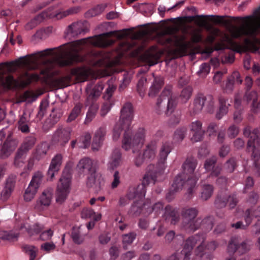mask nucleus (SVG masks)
I'll return each mask as SVG.
<instances>
[{"instance_id": "c756f323", "label": "nucleus", "mask_w": 260, "mask_h": 260, "mask_svg": "<svg viewBox=\"0 0 260 260\" xmlns=\"http://www.w3.org/2000/svg\"><path fill=\"white\" fill-rule=\"evenodd\" d=\"M27 152L28 151L22 147L21 146H19L15 153L14 165L15 167L19 168L22 166L24 163L23 161V159L24 158Z\"/></svg>"}, {"instance_id": "774afa93", "label": "nucleus", "mask_w": 260, "mask_h": 260, "mask_svg": "<svg viewBox=\"0 0 260 260\" xmlns=\"http://www.w3.org/2000/svg\"><path fill=\"white\" fill-rule=\"evenodd\" d=\"M193 133L192 136L191 138V141L192 143H196L202 141L203 140L204 135L205 134L204 131L192 132Z\"/></svg>"}, {"instance_id": "2f4dec72", "label": "nucleus", "mask_w": 260, "mask_h": 260, "mask_svg": "<svg viewBox=\"0 0 260 260\" xmlns=\"http://www.w3.org/2000/svg\"><path fill=\"white\" fill-rule=\"evenodd\" d=\"M95 61L93 64L96 66H105L108 63L109 55L103 53L102 52H96L94 53Z\"/></svg>"}, {"instance_id": "e2e57ef3", "label": "nucleus", "mask_w": 260, "mask_h": 260, "mask_svg": "<svg viewBox=\"0 0 260 260\" xmlns=\"http://www.w3.org/2000/svg\"><path fill=\"white\" fill-rule=\"evenodd\" d=\"M228 203L230 209H234L238 204L239 200L236 192L228 194Z\"/></svg>"}, {"instance_id": "b1692460", "label": "nucleus", "mask_w": 260, "mask_h": 260, "mask_svg": "<svg viewBox=\"0 0 260 260\" xmlns=\"http://www.w3.org/2000/svg\"><path fill=\"white\" fill-rule=\"evenodd\" d=\"M104 88V85L102 82L98 83L93 86L92 84H88L86 88L87 95V100H93L99 98Z\"/></svg>"}, {"instance_id": "4468645a", "label": "nucleus", "mask_w": 260, "mask_h": 260, "mask_svg": "<svg viewBox=\"0 0 260 260\" xmlns=\"http://www.w3.org/2000/svg\"><path fill=\"white\" fill-rule=\"evenodd\" d=\"M43 178V175L41 172H37L34 174L24 194V199L25 201L29 202L34 199L42 182Z\"/></svg>"}, {"instance_id": "58836bf2", "label": "nucleus", "mask_w": 260, "mask_h": 260, "mask_svg": "<svg viewBox=\"0 0 260 260\" xmlns=\"http://www.w3.org/2000/svg\"><path fill=\"white\" fill-rule=\"evenodd\" d=\"M214 187L211 184H204L202 186L201 198L204 201L209 199L212 195Z\"/></svg>"}, {"instance_id": "4be33fe9", "label": "nucleus", "mask_w": 260, "mask_h": 260, "mask_svg": "<svg viewBox=\"0 0 260 260\" xmlns=\"http://www.w3.org/2000/svg\"><path fill=\"white\" fill-rule=\"evenodd\" d=\"M87 185L95 192H98L102 188L104 184V180L97 173H94L89 175L87 179Z\"/></svg>"}, {"instance_id": "5701e85b", "label": "nucleus", "mask_w": 260, "mask_h": 260, "mask_svg": "<svg viewBox=\"0 0 260 260\" xmlns=\"http://www.w3.org/2000/svg\"><path fill=\"white\" fill-rule=\"evenodd\" d=\"M62 160V156L60 154H56L52 159L50 165L47 176L52 179L56 173L59 171Z\"/></svg>"}, {"instance_id": "c9c22d12", "label": "nucleus", "mask_w": 260, "mask_h": 260, "mask_svg": "<svg viewBox=\"0 0 260 260\" xmlns=\"http://www.w3.org/2000/svg\"><path fill=\"white\" fill-rule=\"evenodd\" d=\"M99 106L96 103H92L90 106L89 110L87 113L86 116L84 121V124H89L95 117Z\"/></svg>"}, {"instance_id": "7c9ffc66", "label": "nucleus", "mask_w": 260, "mask_h": 260, "mask_svg": "<svg viewBox=\"0 0 260 260\" xmlns=\"http://www.w3.org/2000/svg\"><path fill=\"white\" fill-rule=\"evenodd\" d=\"M106 134V131L104 128L100 127L96 131L93 139V143L92 145V149L98 150L97 148L94 147V145L97 147H99L104 140Z\"/></svg>"}, {"instance_id": "8fccbe9b", "label": "nucleus", "mask_w": 260, "mask_h": 260, "mask_svg": "<svg viewBox=\"0 0 260 260\" xmlns=\"http://www.w3.org/2000/svg\"><path fill=\"white\" fill-rule=\"evenodd\" d=\"M213 221L214 217L212 216H207L202 220L200 219L201 228L202 226L203 228L206 230H211L213 226Z\"/></svg>"}, {"instance_id": "09e8293b", "label": "nucleus", "mask_w": 260, "mask_h": 260, "mask_svg": "<svg viewBox=\"0 0 260 260\" xmlns=\"http://www.w3.org/2000/svg\"><path fill=\"white\" fill-rule=\"evenodd\" d=\"M259 199V196L258 192L253 190L249 193L246 202L250 206H254L258 203Z\"/></svg>"}, {"instance_id": "412c9836", "label": "nucleus", "mask_w": 260, "mask_h": 260, "mask_svg": "<svg viewBox=\"0 0 260 260\" xmlns=\"http://www.w3.org/2000/svg\"><path fill=\"white\" fill-rule=\"evenodd\" d=\"M83 60V57L76 50L74 52L68 53L64 56L61 55L59 60V63L61 66H67L72 65L75 62H81Z\"/></svg>"}, {"instance_id": "680f3d73", "label": "nucleus", "mask_w": 260, "mask_h": 260, "mask_svg": "<svg viewBox=\"0 0 260 260\" xmlns=\"http://www.w3.org/2000/svg\"><path fill=\"white\" fill-rule=\"evenodd\" d=\"M237 167V161L235 158L231 157L226 162L225 169L229 173H233Z\"/></svg>"}, {"instance_id": "de8ad7c7", "label": "nucleus", "mask_w": 260, "mask_h": 260, "mask_svg": "<svg viewBox=\"0 0 260 260\" xmlns=\"http://www.w3.org/2000/svg\"><path fill=\"white\" fill-rule=\"evenodd\" d=\"M136 237V234L134 232L129 233L122 236L123 248L126 250L127 245L131 244Z\"/></svg>"}, {"instance_id": "dca6fc26", "label": "nucleus", "mask_w": 260, "mask_h": 260, "mask_svg": "<svg viewBox=\"0 0 260 260\" xmlns=\"http://www.w3.org/2000/svg\"><path fill=\"white\" fill-rule=\"evenodd\" d=\"M97 163L89 157H84L78 162L76 169L80 174H87L88 176L97 172Z\"/></svg>"}, {"instance_id": "4d7b16f0", "label": "nucleus", "mask_w": 260, "mask_h": 260, "mask_svg": "<svg viewBox=\"0 0 260 260\" xmlns=\"http://www.w3.org/2000/svg\"><path fill=\"white\" fill-rule=\"evenodd\" d=\"M108 87L107 88L104 98L108 101L112 96L113 93L116 88V86L113 84V80L111 79L108 81Z\"/></svg>"}, {"instance_id": "e433bc0d", "label": "nucleus", "mask_w": 260, "mask_h": 260, "mask_svg": "<svg viewBox=\"0 0 260 260\" xmlns=\"http://www.w3.org/2000/svg\"><path fill=\"white\" fill-rule=\"evenodd\" d=\"M21 64H25V61L16 60L10 62H4L0 64V71H2L4 67L7 68L9 72H14L17 68L20 66Z\"/></svg>"}, {"instance_id": "864d4df0", "label": "nucleus", "mask_w": 260, "mask_h": 260, "mask_svg": "<svg viewBox=\"0 0 260 260\" xmlns=\"http://www.w3.org/2000/svg\"><path fill=\"white\" fill-rule=\"evenodd\" d=\"M192 92V88L190 86H187L182 90L180 98L183 103H186L190 98Z\"/></svg>"}, {"instance_id": "6ab92c4d", "label": "nucleus", "mask_w": 260, "mask_h": 260, "mask_svg": "<svg viewBox=\"0 0 260 260\" xmlns=\"http://www.w3.org/2000/svg\"><path fill=\"white\" fill-rule=\"evenodd\" d=\"M187 179L185 175H183L182 173L180 175H177L174 181L172 184V190L170 191L166 195V199L168 201H171L172 199L171 196L173 195L175 192H177L180 189H182L183 186L187 187L188 193L189 194H191L193 193V190L192 192L190 193L188 191V188L190 186V185L186 184Z\"/></svg>"}, {"instance_id": "052dcab7", "label": "nucleus", "mask_w": 260, "mask_h": 260, "mask_svg": "<svg viewBox=\"0 0 260 260\" xmlns=\"http://www.w3.org/2000/svg\"><path fill=\"white\" fill-rule=\"evenodd\" d=\"M243 99L247 103H249L250 101H252V102H255L257 99V93L254 90L251 91L249 90H246Z\"/></svg>"}, {"instance_id": "3c124183", "label": "nucleus", "mask_w": 260, "mask_h": 260, "mask_svg": "<svg viewBox=\"0 0 260 260\" xmlns=\"http://www.w3.org/2000/svg\"><path fill=\"white\" fill-rule=\"evenodd\" d=\"M80 10L81 8L79 6L71 7L65 11L57 14L56 16L58 18H62L70 15L77 14Z\"/></svg>"}, {"instance_id": "a878e982", "label": "nucleus", "mask_w": 260, "mask_h": 260, "mask_svg": "<svg viewBox=\"0 0 260 260\" xmlns=\"http://www.w3.org/2000/svg\"><path fill=\"white\" fill-rule=\"evenodd\" d=\"M164 79L160 76L154 77V81L150 87L148 95L149 97L154 98L158 93L164 86Z\"/></svg>"}, {"instance_id": "0eeeda50", "label": "nucleus", "mask_w": 260, "mask_h": 260, "mask_svg": "<svg viewBox=\"0 0 260 260\" xmlns=\"http://www.w3.org/2000/svg\"><path fill=\"white\" fill-rule=\"evenodd\" d=\"M154 169L155 167L153 165H150L148 166L147 172L143 178L142 184L137 186L133 192V195L131 194V192L127 194V198L129 199L137 198L142 199L145 196L146 192V186L150 183L151 181H152L154 183L156 180L158 172Z\"/></svg>"}, {"instance_id": "c03bdc74", "label": "nucleus", "mask_w": 260, "mask_h": 260, "mask_svg": "<svg viewBox=\"0 0 260 260\" xmlns=\"http://www.w3.org/2000/svg\"><path fill=\"white\" fill-rule=\"evenodd\" d=\"M23 228H26V231L30 236H31L34 234H38L40 233L44 229V227L43 225H41L39 223H35L27 228H26L24 225L21 226V229Z\"/></svg>"}, {"instance_id": "6e6552de", "label": "nucleus", "mask_w": 260, "mask_h": 260, "mask_svg": "<svg viewBox=\"0 0 260 260\" xmlns=\"http://www.w3.org/2000/svg\"><path fill=\"white\" fill-rule=\"evenodd\" d=\"M207 102V112L212 113L214 107V98L212 95H205L202 93H198L194 97L192 105L190 108V114L194 115L200 113L203 107L204 102Z\"/></svg>"}, {"instance_id": "1a4fd4ad", "label": "nucleus", "mask_w": 260, "mask_h": 260, "mask_svg": "<svg viewBox=\"0 0 260 260\" xmlns=\"http://www.w3.org/2000/svg\"><path fill=\"white\" fill-rule=\"evenodd\" d=\"M39 79V76L38 74L30 75L27 72L25 73L19 80L14 79L11 75H9L6 78H1L2 84L9 89L12 87L24 88L31 83L32 80L37 81Z\"/></svg>"}, {"instance_id": "13d9d810", "label": "nucleus", "mask_w": 260, "mask_h": 260, "mask_svg": "<svg viewBox=\"0 0 260 260\" xmlns=\"http://www.w3.org/2000/svg\"><path fill=\"white\" fill-rule=\"evenodd\" d=\"M217 161V158L215 156H212L210 158L207 159L204 163V168L207 171H210L213 167H215Z\"/></svg>"}, {"instance_id": "473e14b6", "label": "nucleus", "mask_w": 260, "mask_h": 260, "mask_svg": "<svg viewBox=\"0 0 260 260\" xmlns=\"http://www.w3.org/2000/svg\"><path fill=\"white\" fill-rule=\"evenodd\" d=\"M156 150V143L151 142L147 145L143 152V156L149 159H153L155 157Z\"/></svg>"}, {"instance_id": "f704fd0d", "label": "nucleus", "mask_w": 260, "mask_h": 260, "mask_svg": "<svg viewBox=\"0 0 260 260\" xmlns=\"http://www.w3.org/2000/svg\"><path fill=\"white\" fill-rule=\"evenodd\" d=\"M172 148L169 143H165L161 146L159 153V162L162 164H165L167 156L171 151Z\"/></svg>"}, {"instance_id": "ea45409f", "label": "nucleus", "mask_w": 260, "mask_h": 260, "mask_svg": "<svg viewBox=\"0 0 260 260\" xmlns=\"http://www.w3.org/2000/svg\"><path fill=\"white\" fill-rule=\"evenodd\" d=\"M49 150V146L46 143H43L37 146L35 153V158L39 160L43 157Z\"/></svg>"}, {"instance_id": "2eb2a0df", "label": "nucleus", "mask_w": 260, "mask_h": 260, "mask_svg": "<svg viewBox=\"0 0 260 260\" xmlns=\"http://www.w3.org/2000/svg\"><path fill=\"white\" fill-rule=\"evenodd\" d=\"M72 132L71 127L59 126L52 135V143L61 147L64 146L71 139Z\"/></svg>"}, {"instance_id": "bf43d9fd", "label": "nucleus", "mask_w": 260, "mask_h": 260, "mask_svg": "<svg viewBox=\"0 0 260 260\" xmlns=\"http://www.w3.org/2000/svg\"><path fill=\"white\" fill-rule=\"evenodd\" d=\"M239 133V127L234 124L231 125L227 129L228 136L231 139H234L236 137Z\"/></svg>"}, {"instance_id": "393cba45", "label": "nucleus", "mask_w": 260, "mask_h": 260, "mask_svg": "<svg viewBox=\"0 0 260 260\" xmlns=\"http://www.w3.org/2000/svg\"><path fill=\"white\" fill-rule=\"evenodd\" d=\"M164 217L173 225L178 223L180 218L178 210L170 205L165 207Z\"/></svg>"}, {"instance_id": "f03ea898", "label": "nucleus", "mask_w": 260, "mask_h": 260, "mask_svg": "<svg viewBox=\"0 0 260 260\" xmlns=\"http://www.w3.org/2000/svg\"><path fill=\"white\" fill-rule=\"evenodd\" d=\"M199 210L195 207H185L181 211L180 228L187 233H194L201 228Z\"/></svg>"}, {"instance_id": "cd10ccee", "label": "nucleus", "mask_w": 260, "mask_h": 260, "mask_svg": "<svg viewBox=\"0 0 260 260\" xmlns=\"http://www.w3.org/2000/svg\"><path fill=\"white\" fill-rule=\"evenodd\" d=\"M16 182V176H10L6 181V186L2 192V197L4 199H7L13 190Z\"/></svg>"}, {"instance_id": "0e129e2a", "label": "nucleus", "mask_w": 260, "mask_h": 260, "mask_svg": "<svg viewBox=\"0 0 260 260\" xmlns=\"http://www.w3.org/2000/svg\"><path fill=\"white\" fill-rule=\"evenodd\" d=\"M46 64L44 69H42L40 73L46 76H48L50 74L51 70L53 68L54 63L51 60H47L45 62Z\"/></svg>"}, {"instance_id": "39448f33", "label": "nucleus", "mask_w": 260, "mask_h": 260, "mask_svg": "<svg viewBox=\"0 0 260 260\" xmlns=\"http://www.w3.org/2000/svg\"><path fill=\"white\" fill-rule=\"evenodd\" d=\"M198 160L192 156H188L183 163L182 174L187 176L186 184L190 185L188 191L191 193L194 189L197 182L201 177V174L199 169L197 168Z\"/></svg>"}, {"instance_id": "603ef678", "label": "nucleus", "mask_w": 260, "mask_h": 260, "mask_svg": "<svg viewBox=\"0 0 260 260\" xmlns=\"http://www.w3.org/2000/svg\"><path fill=\"white\" fill-rule=\"evenodd\" d=\"M186 131L187 129L184 127L177 128L174 134V140L177 142L182 141L185 138Z\"/></svg>"}, {"instance_id": "423d86ee", "label": "nucleus", "mask_w": 260, "mask_h": 260, "mask_svg": "<svg viewBox=\"0 0 260 260\" xmlns=\"http://www.w3.org/2000/svg\"><path fill=\"white\" fill-rule=\"evenodd\" d=\"M71 179V170L69 168L66 167L57 184L55 192L56 202L57 203L61 204L66 200L70 192Z\"/></svg>"}, {"instance_id": "4c0bfd02", "label": "nucleus", "mask_w": 260, "mask_h": 260, "mask_svg": "<svg viewBox=\"0 0 260 260\" xmlns=\"http://www.w3.org/2000/svg\"><path fill=\"white\" fill-rule=\"evenodd\" d=\"M82 108L83 104L80 103H78L70 113L68 118L66 120L67 122L70 123L75 120L80 114Z\"/></svg>"}, {"instance_id": "a19ab883", "label": "nucleus", "mask_w": 260, "mask_h": 260, "mask_svg": "<svg viewBox=\"0 0 260 260\" xmlns=\"http://www.w3.org/2000/svg\"><path fill=\"white\" fill-rule=\"evenodd\" d=\"M52 197V191L45 190L40 198V203L41 205L48 206L50 205Z\"/></svg>"}, {"instance_id": "79ce46f5", "label": "nucleus", "mask_w": 260, "mask_h": 260, "mask_svg": "<svg viewBox=\"0 0 260 260\" xmlns=\"http://www.w3.org/2000/svg\"><path fill=\"white\" fill-rule=\"evenodd\" d=\"M36 141L34 136H28L24 139L20 146L28 152L35 146Z\"/></svg>"}, {"instance_id": "9b49d317", "label": "nucleus", "mask_w": 260, "mask_h": 260, "mask_svg": "<svg viewBox=\"0 0 260 260\" xmlns=\"http://www.w3.org/2000/svg\"><path fill=\"white\" fill-rule=\"evenodd\" d=\"M260 28V15L255 17L253 20L248 21L245 25L237 28L233 36L235 38H239L242 36H254L256 35Z\"/></svg>"}, {"instance_id": "49530a36", "label": "nucleus", "mask_w": 260, "mask_h": 260, "mask_svg": "<svg viewBox=\"0 0 260 260\" xmlns=\"http://www.w3.org/2000/svg\"><path fill=\"white\" fill-rule=\"evenodd\" d=\"M200 239H201L202 241H200L198 242L199 245L197 246V247L194 250V257H197L199 256V258L201 256V255L204 253V250L205 249L206 245L205 243V238L204 236L200 235Z\"/></svg>"}, {"instance_id": "ddd939ff", "label": "nucleus", "mask_w": 260, "mask_h": 260, "mask_svg": "<svg viewBox=\"0 0 260 260\" xmlns=\"http://www.w3.org/2000/svg\"><path fill=\"white\" fill-rule=\"evenodd\" d=\"M19 140L14 136L12 131L9 132L4 143L0 148V158L5 159L8 158L15 150L19 144Z\"/></svg>"}, {"instance_id": "20e7f679", "label": "nucleus", "mask_w": 260, "mask_h": 260, "mask_svg": "<svg viewBox=\"0 0 260 260\" xmlns=\"http://www.w3.org/2000/svg\"><path fill=\"white\" fill-rule=\"evenodd\" d=\"M243 135L248 138L247 143V150L251 151V157L254 160L255 168H258V163L257 162L260 158V137L259 131L257 128L252 129L250 125H246L243 130Z\"/></svg>"}, {"instance_id": "69168bd1", "label": "nucleus", "mask_w": 260, "mask_h": 260, "mask_svg": "<svg viewBox=\"0 0 260 260\" xmlns=\"http://www.w3.org/2000/svg\"><path fill=\"white\" fill-rule=\"evenodd\" d=\"M228 178L224 176H220L217 178L216 180V184L221 188H225L227 190L228 184Z\"/></svg>"}, {"instance_id": "f257e3e1", "label": "nucleus", "mask_w": 260, "mask_h": 260, "mask_svg": "<svg viewBox=\"0 0 260 260\" xmlns=\"http://www.w3.org/2000/svg\"><path fill=\"white\" fill-rule=\"evenodd\" d=\"M133 112L132 104L125 103L121 110L120 119L113 129V138L115 140L119 138L121 132L124 131L122 148L126 150L131 148L139 150L145 141V133L144 128H140L134 135L132 134L131 125L133 118Z\"/></svg>"}, {"instance_id": "72a5a7b5", "label": "nucleus", "mask_w": 260, "mask_h": 260, "mask_svg": "<svg viewBox=\"0 0 260 260\" xmlns=\"http://www.w3.org/2000/svg\"><path fill=\"white\" fill-rule=\"evenodd\" d=\"M226 99L222 96L219 98V110L216 114V118L220 120L228 112V106L226 105Z\"/></svg>"}, {"instance_id": "f3484780", "label": "nucleus", "mask_w": 260, "mask_h": 260, "mask_svg": "<svg viewBox=\"0 0 260 260\" xmlns=\"http://www.w3.org/2000/svg\"><path fill=\"white\" fill-rule=\"evenodd\" d=\"M89 30V24L86 21H79L72 23L67 29V34L73 37L84 35Z\"/></svg>"}, {"instance_id": "9d476101", "label": "nucleus", "mask_w": 260, "mask_h": 260, "mask_svg": "<svg viewBox=\"0 0 260 260\" xmlns=\"http://www.w3.org/2000/svg\"><path fill=\"white\" fill-rule=\"evenodd\" d=\"M186 35H173L170 36H164L161 38L160 42L162 45L173 46L181 53H184L190 46V42L186 41Z\"/></svg>"}, {"instance_id": "7ed1b4c3", "label": "nucleus", "mask_w": 260, "mask_h": 260, "mask_svg": "<svg viewBox=\"0 0 260 260\" xmlns=\"http://www.w3.org/2000/svg\"><path fill=\"white\" fill-rule=\"evenodd\" d=\"M176 105L175 99L173 98L172 87L167 85L157 100L156 112L158 114L169 115L174 112Z\"/></svg>"}, {"instance_id": "338daca9", "label": "nucleus", "mask_w": 260, "mask_h": 260, "mask_svg": "<svg viewBox=\"0 0 260 260\" xmlns=\"http://www.w3.org/2000/svg\"><path fill=\"white\" fill-rule=\"evenodd\" d=\"M189 34L191 36V42L197 43L201 41L202 36L198 30L193 29L190 32Z\"/></svg>"}, {"instance_id": "c85d7f7f", "label": "nucleus", "mask_w": 260, "mask_h": 260, "mask_svg": "<svg viewBox=\"0 0 260 260\" xmlns=\"http://www.w3.org/2000/svg\"><path fill=\"white\" fill-rule=\"evenodd\" d=\"M228 193L225 191H219L216 196L214 204L217 208L225 207L228 203Z\"/></svg>"}, {"instance_id": "a18cd8bd", "label": "nucleus", "mask_w": 260, "mask_h": 260, "mask_svg": "<svg viewBox=\"0 0 260 260\" xmlns=\"http://www.w3.org/2000/svg\"><path fill=\"white\" fill-rule=\"evenodd\" d=\"M238 250V238L233 237L230 240L228 247L227 251L229 253L234 254Z\"/></svg>"}, {"instance_id": "a211bd4d", "label": "nucleus", "mask_w": 260, "mask_h": 260, "mask_svg": "<svg viewBox=\"0 0 260 260\" xmlns=\"http://www.w3.org/2000/svg\"><path fill=\"white\" fill-rule=\"evenodd\" d=\"M118 31H111L110 32L103 33L98 36H95L91 39V43L97 47H106L114 43L115 41L108 39L113 35H117Z\"/></svg>"}, {"instance_id": "37998d69", "label": "nucleus", "mask_w": 260, "mask_h": 260, "mask_svg": "<svg viewBox=\"0 0 260 260\" xmlns=\"http://www.w3.org/2000/svg\"><path fill=\"white\" fill-rule=\"evenodd\" d=\"M71 237L73 242L77 244H81L84 241V238L81 236L79 228L74 226L72 228Z\"/></svg>"}, {"instance_id": "aec40b11", "label": "nucleus", "mask_w": 260, "mask_h": 260, "mask_svg": "<svg viewBox=\"0 0 260 260\" xmlns=\"http://www.w3.org/2000/svg\"><path fill=\"white\" fill-rule=\"evenodd\" d=\"M161 54L156 47L152 46L143 54L142 58L150 66H152L157 63Z\"/></svg>"}, {"instance_id": "6e6d98bb", "label": "nucleus", "mask_w": 260, "mask_h": 260, "mask_svg": "<svg viewBox=\"0 0 260 260\" xmlns=\"http://www.w3.org/2000/svg\"><path fill=\"white\" fill-rule=\"evenodd\" d=\"M146 77H141L137 83V91L141 97H143L145 93V85L146 84Z\"/></svg>"}, {"instance_id": "f8f14e48", "label": "nucleus", "mask_w": 260, "mask_h": 260, "mask_svg": "<svg viewBox=\"0 0 260 260\" xmlns=\"http://www.w3.org/2000/svg\"><path fill=\"white\" fill-rule=\"evenodd\" d=\"M89 74V70L85 68L73 69L71 72V75L57 78L55 80V82L59 88H62L68 86L71 80V75L75 76L79 82H83L87 79Z\"/></svg>"}, {"instance_id": "bb28decb", "label": "nucleus", "mask_w": 260, "mask_h": 260, "mask_svg": "<svg viewBox=\"0 0 260 260\" xmlns=\"http://www.w3.org/2000/svg\"><path fill=\"white\" fill-rule=\"evenodd\" d=\"M201 241L200 239V235L196 234L188 237L184 240L182 245V250L192 252L194 247ZM202 241H203L202 240Z\"/></svg>"}, {"instance_id": "5fc2aeb1", "label": "nucleus", "mask_w": 260, "mask_h": 260, "mask_svg": "<svg viewBox=\"0 0 260 260\" xmlns=\"http://www.w3.org/2000/svg\"><path fill=\"white\" fill-rule=\"evenodd\" d=\"M121 153L118 150H115L113 153L112 160L110 164L111 168L113 170L120 165Z\"/></svg>"}]
</instances>
